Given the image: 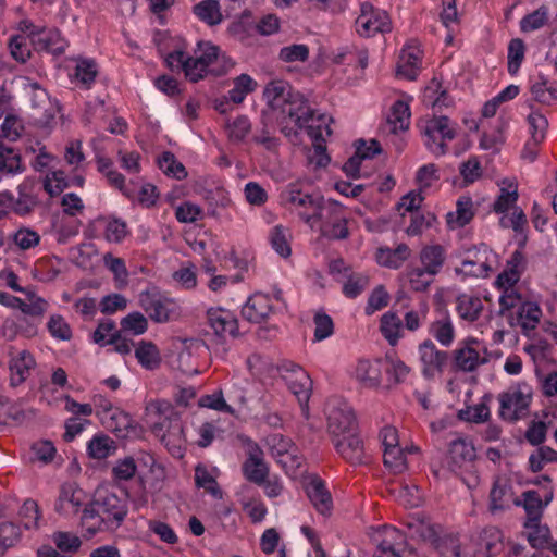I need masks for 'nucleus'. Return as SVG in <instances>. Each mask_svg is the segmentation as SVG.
Masks as SVG:
<instances>
[{
    "label": "nucleus",
    "mask_w": 557,
    "mask_h": 557,
    "mask_svg": "<svg viewBox=\"0 0 557 557\" xmlns=\"http://www.w3.org/2000/svg\"><path fill=\"white\" fill-rule=\"evenodd\" d=\"M479 342L474 338L466 341L462 347H459L453 352V368L461 372H474L481 364H485L488 359L481 356L479 350L473 347Z\"/></svg>",
    "instance_id": "nucleus-17"
},
{
    "label": "nucleus",
    "mask_w": 557,
    "mask_h": 557,
    "mask_svg": "<svg viewBox=\"0 0 557 557\" xmlns=\"http://www.w3.org/2000/svg\"><path fill=\"white\" fill-rule=\"evenodd\" d=\"M371 541L375 546L373 557H409L407 536L399 529L383 525L376 529Z\"/></svg>",
    "instance_id": "nucleus-5"
},
{
    "label": "nucleus",
    "mask_w": 557,
    "mask_h": 557,
    "mask_svg": "<svg viewBox=\"0 0 557 557\" xmlns=\"http://www.w3.org/2000/svg\"><path fill=\"white\" fill-rule=\"evenodd\" d=\"M261 128L257 131L253 136V141L262 145L267 150H275L278 146V138L272 134L274 132V124H276V115L261 111Z\"/></svg>",
    "instance_id": "nucleus-27"
},
{
    "label": "nucleus",
    "mask_w": 557,
    "mask_h": 557,
    "mask_svg": "<svg viewBox=\"0 0 557 557\" xmlns=\"http://www.w3.org/2000/svg\"><path fill=\"white\" fill-rule=\"evenodd\" d=\"M486 250H484L483 253H480V251H478L475 253V259L463 260L461 269H457L456 273H461L466 276H473L475 278L487 277L492 269L488 263V258H483V255H486Z\"/></svg>",
    "instance_id": "nucleus-33"
},
{
    "label": "nucleus",
    "mask_w": 557,
    "mask_h": 557,
    "mask_svg": "<svg viewBox=\"0 0 557 557\" xmlns=\"http://www.w3.org/2000/svg\"><path fill=\"white\" fill-rule=\"evenodd\" d=\"M523 508L527 513L524 527H534L541 522L543 515V499L536 491H525L522 493Z\"/></svg>",
    "instance_id": "nucleus-30"
},
{
    "label": "nucleus",
    "mask_w": 557,
    "mask_h": 557,
    "mask_svg": "<svg viewBox=\"0 0 557 557\" xmlns=\"http://www.w3.org/2000/svg\"><path fill=\"white\" fill-rule=\"evenodd\" d=\"M135 357L147 370H154L161 363V356L158 347L152 342L141 341L135 349Z\"/></svg>",
    "instance_id": "nucleus-35"
},
{
    "label": "nucleus",
    "mask_w": 557,
    "mask_h": 557,
    "mask_svg": "<svg viewBox=\"0 0 557 557\" xmlns=\"http://www.w3.org/2000/svg\"><path fill=\"white\" fill-rule=\"evenodd\" d=\"M356 28L360 36L371 37L376 33L389 32L391 23L384 12L376 11L370 2H363L356 20Z\"/></svg>",
    "instance_id": "nucleus-12"
},
{
    "label": "nucleus",
    "mask_w": 557,
    "mask_h": 557,
    "mask_svg": "<svg viewBox=\"0 0 557 557\" xmlns=\"http://www.w3.org/2000/svg\"><path fill=\"white\" fill-rule=\"evenodd\" d=\"M420 358L426 368L442 370L448 359L446 351H441L430 339L424 341L419 346Z\"/></svg>",
    "instance_id": "nucleus-32"
},
{
    "label": "nucleus",
    "mask_w": 557,
    "mask_h": 557,
    "mask_svg": "<svg viewBox=\"0 0 557 557\" xmlns=\"http://www.w3.org/2000/svg\"><path fill=\"white\" fill-rule=\"evenodd\" d=\"M246 446V460L242 465L244 478L256 485L261 486L268 479L270 469L264 460V453L261 447L250 438L243 440Z\"/></svg>",
    "instance_id": "nucleus-10"
},
{
    "label": "nucleus",
    "mask_w": 557,
    "mask_h": 557,
    "mask_svg": "<svg viewBox=\"0 0 557 557\" xmlns=\"http://www.w3.org/2000/svg\"><path fill=\"white\" fill-rule=\"evenodd\" d=\"M52 539L58 549L63 553H75L82 545L81 539L70 532H55Z\"/></svg>",
    "instance_id": "nucleus-60"
},
{
    "label": "nucleus",
    "mask_w": 557,
    "mask_h": 557,
    "mask_svg": "<svg viewBox=\"0 0 557 557\" xmlns=\"http://www.w3.org/2000/svg\"><path fill=\"white\" fill-rule=\"evenodd\" d=\"M410 109L409 106L397 100L391 110L387 122L393 126L392 132L406 131L409 127Z\"/></svg>",
    "instance_id": "nucleus-44"
},
{
    "label": "nucleus",
    "mask_w": 557,
    "mask_h": 557,
    "mask_svg": "<svg viewBox=\"0 0 557 557\" xmlns=\"http://www.w3.org/2000/svg\"><path fill=\"white\" fill-rule=\"evenodd\" d=\"M148 417L153 418L151 432L160 438L174 457H183L186 443L180 414L168 401H153L147 408Z\"/></svg>",
    "instance_id": "nucleus-3"
},
{
    "label": "nucleus",
    "mask_w": 557,
    "mask_h": 557,
    "mask_svg": "<svg viewBox=\"0 0 557 557\" xmlns=\"http://www.w3.org/2000/svg\"><path fill=\"white\" fill-rule=\"evenodd\" d=\"M102 424L114 433H121L131 424V418L124 411L115 408L110 416H102Z\"/></svg>",
    "instance_id": "nucleus-54"
},
{
    "label": "nucleus",
    "mask_w": 557,
    "mask_h": 557,
    "mask_svg": "<svg viewBox=\"0 0 557 557\" xmlns=\"http://www.w3.org/2000/svg\"><path fill=\"white\" fill-rule=\"evenodd\" d=\"M137 463L133 457H125L116 461L112 468V475L114 480L128 481L136 474Z\"/></svg>",
    "instance_id": "nucleus-59"
},
{
    "label": "nucleus",
    "mask_w": 557,
    "mask_h": 557,
    "mask_svg": "<svg viewBox=\"0 0 557 557\" xmlns=\"http://www.w3.org/2000/svg\"><path fill=\"white\" fill-rule=\"evenodd\" d=\"M431 331L434 337L444 346H449L454 341L455 332L449 319L435 321L432 323Z\"/></svg>",
    "instance_id": "nucleus-62"
},
{
    "label": "nucleus",
    "mask_w": 557,
    "mask_h": 557,
    "mask_svg": "<svg viewBox=\"0 0 557 557\" xmlns=\"http://www.w3.org/2000/svg\"><path fill=\"white\" fill-rule=\"evenodd\" d=\"M356 152L343 165V172L350 178L360 177V165L362 160L373 159L376 154L382 153L381 144L376 139H371L369 145L364 139H357L354 144Z\"/></svg>",
    "instance_id": "nucleus-16"
},
{
    "label": "nucleus",
    "mask_w": 557,
    "mask_h": 557,
    "mask_svg": "<svg viewBox=\"0 0 557 557\" xmlns=\"http://www.w3.org/2000/svg\"><path fill=\"white\" fill-rule=\"evenodd\" d=\"M336 451L351 465L366 462V450L363 441L358 431L337 437L332 441Z\"/></svg>",
    "instance_id": "nucleus-18"
},
{
    "label": "nucleus",
    "mask_w": 557,
    "mask_h": 557,
    "mask_svg": "<svg viewBox=\"0 0 557 557\" xmlns=\"http://www.w3.org/2000/svg\"><path fill=\"white\" fill-rule=\"evenodd\" d=\"M230 139L233 141H243L251 129V124L247 116L239 115L233 122L226 124Z\"/></svg>",
    "instance_id": "nucleus-61"
},
{
    "label": "nucleus",
    "mask_w": 557,
    "mask_h": 557,
    "mask_svg": "<svg viewBox=\"0 0 557 557\" xmlns=\"http://www.w3.org/2000/svg\"><path fill=\"white\" fill-rule=\"evenodd\" d=\"M208 324L219 337L230 335L237 337L239 335L238 321L230 312L223 309H209L207 312Z\"/></svg>",
    "instance_id": "nucleus-20"
},
{
    "label": "nucleus",
    "mask_w": 557,
    "mask_h": 557,
    "mask_svg": "<svg viewBox=\"0 0 557 557\" xmlns=\"http://www.w3.org/2000/svg\"><path fill=\"white\" fill-rule=\"evenodd\" d=\"M518 281H495L497 288L503 290V294L499 297L502 312L516 307L518 301L521 299V296L515 288V284Z\"/></svg>",
    "instance_id": "nucleus-47"
},
{
    "label": "nucleus",
    "mask_w": 557,
    "mask_h": 557,
    "mask_svg": "<svg viewBox=\"0 0 557 557\" xmlns=\"http://www.w3.org/2000/svg\"><path fill=\"white\" fill-rule=\"evenodd\" d=\"M272 312V305L268 295L255 293L243 307V317L253 323H260Z\"/></svg>",
    "instance_id": "nucleus-21"
},
{
    "label": "nucleus",
    "mask_w": 557,
    "mask_h": 557,
    "mask_svg": "<svg viewBox=\"0 0 557 557\" xmlns=\"http://www.w3.org/2000/svg\"><path fill=\"white\" fill-rule=\"evenodd\" d=\"M421 134L425 138L426 148L435 156L447 152L445 140H453L456 132L449 126V119L445 115L434 116L420 125Z\"/></svg>",
    "instance_id": "nucleus-7"
},
{
    "label": "nucleus",
    "mask_w": 557,
    "mask_h": 557,
    "mask_svg": "<svg viewBox=\"0 0 557 557\" xmlns=\"http://www.w3.org/2000/svg\"><path fill=\"white\" fill-rule=\"evenodd\" d=\"M81 527L86 531L89 536L102 531H113L107 525V522L92 502L85 504L81 516Z\"/></svg>",
    "instance_id": "nucleus-28"
},
{
    "label": "nucleus",
    "mask_w": 557,
    "mask_h": 557,
    "mask_svg": "<svg viewBox=\"0 0 557 557\" xmlns=\"http://www.w3.org/2000/svg\"><path fill=\"white\" fill-rule=\"evenodd\" d=\"M306 493L315 509L326 515L332 509V497L322 480L314 478L306 486Z\"/></svg>",
    "instance_id": "nucleus-24"
},
{
    "label": "nucleus",
    "mask_w": 557,
    "mask_h": 557,
    "mask_svg": "<svg viewBox=\"0 0 557 557\" xmlns=\"http://www.w3.org/2000/svg\"><path fill=\"white\" fill-rule=\"evenodd\" d=\"M32 89V122L34 125L41 128L50 127L58 112V108L51 101L45 89L38 87L37 85H34Z\"/></svg>",
    "instance_id": "nucleus-13"
},
{
    "label": "nucleus",
    "mask_w": 557,
    "mask_h": 557,
    "mask_svg": "<svg viewBox=\"0 0 557 557\" xmlns=\"http://www.w3.org/2000/svg\"><path fill=\"white\" fill-rule=\"evenodd\" d=\"M20 519L26 529L37 528L40 518L39 506L34 499H26L20 509Z\"/></svg>",
    "instance_id": "nucleus-52"
},
{
    "label": "nucleus",
    "mask_w": 557,
    "mask_h": 557,
    "mask_svg": "<svg viewBox=\"0 0 557 557\" xmlns=\"http://www.w3.org/2000/svg\"><path fill=\"white\" fill-rule=\"evenodd\" d=\"M401 321L394 312H386L381 318L380 330L387 342L394 346L400 337Z\"/></svg>",
    "instance_id": "nucleus-46"
},
{
    "label": "nucleus",
    "mask_w": 557,
    "mask_h": 557,
    "mask_svg": "<svg viewBox=\"0 0 557 557\" xmlns=\"http://www.w3.org/2000/svg\"><path fill=\"white\" fill-rule=\"evenodd\" d=\"M159 168L163 171V173L168 176H172L176 180H184L187 177V171L183 163L177 161L174 153L171 151H164L158 158Z\"/></svg>",
    "instance_id": "nucleus-43"
},
{
    "label": "nucleus",
    "mask_w": 557,
    "mask_h": 557,
    "mask_svg": "<svg viewBox=\"0 0 557 557\" xmlns=\"http://www.w3.org/2000/svg\"><path fill=\"white\" fill-rule=\"evenodd\" d=\"M320 233L329 239H345L349 235L347 220L342 215L334 221H327L320 225Z\"/></svg>",
    "instance_id": "nucleus-48"
},
{
    "label": "nucleus",
    "mask_w": 557,
    "mask_h": 557,
    "mask_svg": "<svg viewBox=\"0 0 557 557\" xmlns=\"http://www.w3.org/2000/svg\"><path fill=\"white\" fill-rule=\"evenodd\" d=\"M280 60L283 62H305L309 58V48L304 44H294L285 46L280 50Z\"/></svg>",
    "instance_id": "nucleus-53"
},
{
    "label": "nucleus",
    "mask_w": 557,
    "mask_h": 557,
    "mask_svg": "<svg viewBox=\"0 0 557 557\" xmlns=\"http://www.w3.org/2000/svg\"><path fill=\"white\" fill-rule=\"evenodd\" d=\"M127 496V492L122 497L104 487H99L95 491L91 499L92 506L97 507L101 517L104 518L107 525L112 530L120 528L128 513Z\"/></svg>",
    "instance_id": "nucleus-4"
},
{
    "label": "nucleus",
    "mask_w": 557,
    "mask_h": 557,
    "mask_svg": "<svg viewBox=\"0 0 557 557\" xmlns=\"http://www.w3.org/2000/svg\"><path fill=\"white\" fill-rule=\"evenodd\" d=\"M25 296L26 299L23 300L5 292H0V304L10 308H18L24 314L33 318H41L47 310V301L37 297L30 286L25 289Z\"/></svg>",
    "instance_id": "nucleus-14"
},
{
    "label": "nucleus",
    "mask_w": 557,
    "mask_h": 557,
    "mask_svg": "<svg viewBox=\"0 0 557 557\" xmlns=\"http://www.w3.org/2000/svg\"><path fill=\"white\" fill-rule=\"evenodd\" d=\"M389 302V295L383 285L376 286L371 293L366 307L368 315L385 308Z\"/></svg>",
    "instance_id": "nucleus-63"
},
{
    "label": "nucleus",
    "mask_w": 557,
    "mask_h": 557,
    "mask_svg": "<svg viewBox=\"0 0 557 557\" xmlns=\"http://www.w3.org/2000/svg\"><path fill=\"white\" fill-rule=\"evenodd\" d=\"M527 269V259L523 253L516 250L507 260L506 268L496 276V278H519Z\"/></svg>",
    "instance_id": "nucleus-50"
},
{
    "label": "nucleus",
    "mask_w": 557,
    "mask_h": 557,
    "mask_svg": "<svg viewBox=\"0 0 557 557\" xmlns=\"http://www.w3.org/2000/svg\"><path fill=\"white\" fill-rule=\"evenodd\" d=\"M97 74H98L97 64L94 60L81 59L77 61V64L75 67V77L86 88H89L90 85L95 82Z\"/></svg>",
    "instance_id": "nucleus-51"
},
{
    "label": "nucleus",
    "mask_w": 557,
    "mask_h": 557,
    "mask_svg": "<svg viewBox=\"0 0 557 557\" xmlns=\"http://www.w3.org/2000/svg\"><path fill=\"white\" fill-rule=\"evenodd\" d=\"M165 61L171 71H183L191 83L199 82L208 74L222 76L234 66L232 59L221 53L218 46L202 40L197 42L194 55L176 49L168 54Z\"/></svg>",
    "instance_id": "nucleus-2"
},
{
    "label": "nucleus",
    "mask_w": 557,
    "mask_h": 557,
    "mask_svg": "<svg viewBox=\"0 0 557 557\" xmlns=\"http://www.w3.org/2000/svg\"><path fill=\"white\" fill-rule=\"evenodd\" d=\"M531 399L532 388L525 383H520L516 387L500 394V417L510 422L525 417Z\"/></svg>",
    "instance_id": "nucleus-8"
},
{
    "label": "nucleus",
    "mask_w": 557,
    "mask_h": 557,
    "mask_svg": "<svg viewBox=\"0 0 557 557\" xmlns=\"http://www.w3.org/2000/svg\"><path fill=\"white\" fill-rule=\"evenodd\" d=\"M384 465L388 467L392 471L396 473H400L406 470V456L404 450L397 446L393 448L384 449Z\"/></svg>",
    "instance_id": "nucleus-58"
},
{
    "label": "nucleus",
    "mask_w": 557,
    "mask_h": 557,
    "mask_svg": "<svg viewBox=\"0 0 557 557\" xmlns=\"http://www.w3.org/2000/svg\"><path fill=\"white\" fill-rule=\"evenodd\" d=\"M233 88L228 91V99L236 104L242 103L246 96L255 91L257 83L248 75L240 74L233 81Z\"/></svg>",
    "instance_id": "nucleus-42"
},
{
    "label": "nucleus",
    "mask_w": 557,
    "mask_h": 557,
    "mask_svg": "<svg viewBox=\"0 0 557 557\" xmlns=\"http://www.w3.org/2000/svg\"><path fill=\"white\" fill-rule=\"evenodd\" d=\"M527 121L530 126L531 138L534 139L535 143H542L548 127L547 119L536 111L530 113Z\"/></svg>",
    "instance_id": "nucleus-55"
},
{
    "label": "nucleus",
    "mask_w": 557,
    "mask_h": 557,
    "mask_svg": "<svg viewBox=\"0 0 557 557\" xmlns=\"http://www.w3.org/2000/svg\"><path fill=\"white\" fill-rule=\"evenodd\" d=\"M280 197L284 205L302 208L304 211L299 212V216L307 224L312 225L314 216H321L322 208L320 203H322V195L305 194L296 185L292 184L281 193Z\"/></svg>",
    "instance_id": "nucleus-9"
},
{
    "label": "nucleus",
    "mask_w": 557,
    "mask_h": 557,
    "mask_svg": "<svg viewBox=\"0 0 557 557\" xmlns=\"http://www.w3.org/2000/svg\"><path fill=\"white\" fill-rule=\"evenodd\" d=\"M419 61V50L411 47L404 48L397 63V76L405 77L409 81L416 79L418 75Z\"/></svg>",
    "instance_id": "nucleus-29"
},
{
    "label": "nucleus",
    "mask_w": 557,
    "mask_h": 557,
    "mask_svg": "<svg viewBox=\"0 0 557 557\" xmlns=\"http://www.w3.org/2000/svg\"><path fill=\"white\" fill-rule=\"evenodd\" d=\"M542 317L540 307L534 302L522 304L517 312V325L522 329L525 335L536 329Z\"/></svg>",
    "instance_id": "nucleus-31"
},
{
    "label": "nucleus",
    "mask_w": 557,
    "mask_h": 557,
    "mask_svg": "<svg viewBox=\"0 0 557 557\" xmlns=\"http://www.w3.org/2000/svg\"><path fill=\"white\" fill-rule=\"evenodd\" d=\"M122 331L140 335L147 331L148 321L140 312H132L121 321Z\"/></svg>",
    "instance_id": "nucleus-56"
},
{
    "label": "nucleus",
    "mask_w": 557,
    "mask_h": 557,
    "mask_svg": "<svg viewBox=\"0 0 557 557\" xmlns=\"http://www.w3.org/2000/svg\"><path fill=\"white\" fill-rule=\"evenodd\" d=\"M270 242L273 249L283 258H287L292 253L290 246L287 240L286 230L276 225L273 227L270 234Z\"/></svg>",
    "instance_id": "nucleus-57"
},
{
    "label": "nucleus",
    "mask_w": 557,
    "mask_h": 557,
    "mask_svg": "<svg viewBox=\"0 0 557 557\" xmlns=\"http://www.w3.org/2000/svg\"><path fill=\"white\" fill-rule=\"evenodd\" d=\"M355 374L363 387L375 388L381 383V361L359 360Z\"/></svg>",
    "instance_id": "nucleus-25"
},
{
    "label": "nucleus",
    "mask_w": 557,
    "mask_h": 557,
    "mask_svg": "<svg viewBox=\"0 0 557 557\" xmlns=\"http://www.w3.org/2000/svg\"><path fill=\"white\" fill-rule=\"evenodd\" d=\"M139 304L156 322H166L175 313V304L163 297L157 287L140 293Z\"/></svg>",
    "instance_id": "nucleus-11"
},
{
    "label": "nucleus",
    "mask_w": 557,
    "mask_h": 557,
    "mask_svg": "<svg viewBox=\"0 0 557 557\" xmlns=\"http://www.w3.org/2000/svg\"><path fill=\"white\" fill-rule=\"evenodd\" d=\"M410 249L406 244L398 245L395 249H379L377 262L388 268H398L403 261L408 259Z\"/></svg>",
    "instance_id": "nucleus-41"
},
{
    "label": "nucleus",
    "mask_w": 557,
    "mask_h": 557,
    "mask_svg": "<svg viewBox=\"0 0 557 557\" xmlns=\"http://www.w3.org/2000/svg\"><path fill=\"white\" fill-rule=\"evenodd\" d=\"M483 310V304L479 297L471 295H460L457 298V312L466 321L474 322L479 319Z\"/></svg>",
    "instance_id": "nucleus-34"
},
{
    "label": "nucleus",
    "mask_w": 557,
    "mask_h": 557,
    "mask_svg": "<svg viewBox=\"0 0 557 557\" xmlns=\"http://www.w3.org/2000/svg\"><path fill=\"white\" fill-rule=\"evenodd\" d=\"M476 458L474 446L463 438H456L450 442L448 449V467L456 472L459 469H467L472 466Z\"/></svg>",
    "instance_id": "nucleus-19"
},
{
    "label": "nucleus",
    "mask_w": 557,
    "mask_h": 557,
    "mask_svg": "<svg viewBox=\"0 0 557 557\" xmlns=\"http://www.w3.org/2000/svg\"><path fill=\"white\" fill-rule=\"evenodd\" d=\"M549 10L546 5H541L535 11L524 15L520 21V29L522 33L537 30L545 26L548 22Z\"/></svg>",
    "instance_id": "nucleus-45"
},
{
    "label": "nucleus",
    "mask_w": 557,
    "mask_h": 557,
    "mask_svg": "<svg viewBox=\"0 0 557 557\" xmlns=\"http://www.w3.org/2000/svg\"><path fill=\"white\" fill-rule=\"evenodd\" d=\"M35 366L36 361L27 350H22L13 357L9 362L11 386L15 387L25 382Z\"/></svg>",
    "instance_id": "nucleus-22"
},
{
    "label": "nucleus",
    "mask_w": 557,
    "mask_h": 557,
    "mask_svg": "<svg viewBox=\"0 0 557 557\" xmlns=\"http://www.w3.org/2000/svg\"><path fill=\"white\" fill-rule=\"evenodd\" d=\"M85 492L76 483L66 482L60 487L54 510L65 517L76 515L85 504Z\"/></svg>",
    "instance_id": "nucleus-15"
},
{
    "label": "nucleus",
    "mask_w": 557,
    "mask_h": 557,
    "mask_svg": "<svg viewBox=\"0 0 557 557\" xmlns=\"http://www.w3.org/2000/svg\"><path fill=\"white\" fill-rule=\"evenodd\" d=\"M511 500V488L502 480H496L490 492V510L492 512L503 511L509 507Z\"/></svg>",
    "instance_id": "nucleus-36"
},
{
    "label": "nucleus",
    "mask_w": 557,
    "mask_h": 557,
    "mask_svg": "<svg viewBox=\"0 0 557 557\" xmlns=\"http://www.w3.org/2000/svg\"><path fill=\"white\" fill-rule=\"evenodd\" d=\"M420 260L422 269L418 271V275L426 273L436 275L445 260L444 249L440 245L426 246L421 250Z\"/></svg>",
    "instance_id": "nucleus-26"
},
{
    "label": "nucleus",
    "mask_w": 557,
    "mask_h": 557,
    "mask_svg": "<svg viewBox=\"0 0 557 557\" xmlns=\"http://www.w3.org/2000/svg\"><path fill=\"white\" fill-rule=\"evenodd\" d=\"M327 432L332 441L346 434L358 431V423L354 410L345 401L332 398L325 406Z\"/></svg>",
    "instance_id": "nucleus-6"
},
{
    "label": "nucleus",
    "mask_w": 557,
    "mask_h": 557,
    "mask_svg": "<svg viewBox=\"0 0 557 557\" xmlns=\"http://www.w3.org/2000/svg\"><path fill=\"white\" fill-rule=\"evenodd\" d=\"M267 108L263 112L276 115V125L281 133L289 138H297L301 129H306L310 138H321L320 126L310 125L313 120L314 109L300 94H292L288 84L283 81L270 82L264 90Z\"/></svg>",
    "instance_id": "nucleus-1"
},
{
    "label": "nucleus",
    "mask_w": 557,
    "mask_h": 557,
    "mask_svg": "<svg viewBox=\"0 0 557 557\" xmlns=\"http://www.w3.org/2000/svg\"><path fill=\"white\" fill-rule=\"evenodd\" d=\"M525 45L522 39L513 38L508 45V72L510 75H516L524 59Z\"/></svg>",
    "instance_id": "nucleus-49"
},
{
    "label": "nucleus",
    "mask_w": 557,
    "mask_h": 557,
    "mask_svg": "<svg viewBox=\"0 0 557 557\" xmlns=\"http://www.w3.org/2000/svg\"><path fill=\"white\" fill-rule=\"evenodd\" d=\"M33 41L38 50H45L54 55H60L65 51L66 44L57 30L45 34L40 32L38 33V38H33Z\"/></svg>",
    "instance_id": "nucleus-39"
},
{
    "label": "nucleus",
    "mask_w": 557,
    "mask_h": 557,
    "mask_svg": "<svg viewBox=\"0 0 557 557\" xmlns=\"http://www.w3.org/2000/svg\"><path fill=\"white\" fill-rule=\"evenodd\" d=\"M116 448L115 441L104 434L96 435L88 443V454L95 459H104L115 453Z\"/></svg>",
    "instance_id": "nucleus-40"
},
{
    "label": "nucleus",
    "mask_w": 557,
    "mask_h": 557,
    "mask_svg": "<svg viewBox=\"0 0 557 557\" xmlns=\"http://www.w3.org/2000/svg\"><path fill=\"white\" fill-rule=\"evenodd\" d=\"M456 213L449 212L447 214V223L453 227H463L473 218L472 211L473 202L471 197L462 196L457 201Z\"/></svg>",
    "instance_id": "nucleus-37"
},
{
    "label": "nucleus",
    "mask_w": 557,
    "mask_h": 557,
    "mask_svg": "<svg viewBox=\"0 0 557 557\" xmlns=\"http://www.w3.org/2000/svg\"><path fill=\"white\" fill-rule=\"evenodd\" d=\"M195 15L208 25H218L222 21L220 4L218 0H203L194 5Z\"/></svg>",
    "instance_id": "nucleus-38"
},
{
    "label": "nucleus",
    "mask_w": 557,
    "mask_h": 557,
    "mask_svg": "<svg viewBox=\"0 0 557 557\" xmlns=\"http://www.w3.org/2000/svg\"><path fill=\"white\" fill-rule=\"evenodd\" d=\"M38 205L39 199L38 195L35 193V184L28 181L20 184L13 212L20 216L29 215Z\"/></svg>",
    "instance_id": "nucleus-23"
},
{
    "label": "nucleus",
    "mask_w": 557,
    "mask_h": 557,
    "mask_svg": "<svg viewBox=\"0 0 557 557\" xmlns=\"http://www.w3.org/2000/svg\"><path fill=\"white\" fill-rule=\"evenodd\" d=\"M314 322V338L315 341H323L331 336L334 331V323L330 315L324 312H317L313 318Z\"/></svg>",
    "instance_id": "nucleus-64"
}]
</instances>
